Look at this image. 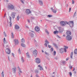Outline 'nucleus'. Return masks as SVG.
<instances>
[{"instance_id":"51","label":"nucleus","mask_w":77,"mask_h":77,"mask_svg":"<svg viewBox=\"0 0 77 77\" xmlns=\"http://www.w3.org/2000/svg\"><path fill=\"white\" fill-rule=\"evenodd\" d=\"M20 1L22 3H24V2L23 0H21Z\"/></svg>"},{"instance_id":"10","label":"nucleus","mask_w":77,"mask_h":77,"mask_svg":"<svg viewBox=\"0 0 77 77\" xmlns=\"http://www.w3.org/2000/svg\"><path fill=\"white\" fill-rule=\"evenodd\" d=\"M12 70L13 73H14V74H15V73H16V70H17V68L16 67L13 68L12 69Z\"/></svg>"},{"instance_id":"28","label":"nucleus","mask_w":77,"mask_h":77,"mask_svg":"<svg viewBox=\"0 0 77 77\" xmlns=\"http://www.w3.org/2000/svg\"><path fill=\"white\" fill-rule=\"evenodd\" d=\"M24 43H22L21 44V45L22 47H25L26 46H25V44H24Z\"/></svg>"},{"instance_id":"48","label":"nucleus","mask_w":77,"mask_h":77,"mask_svg":"<svg viewBox=\"0 0 77 77\" xmlns=\"http://www.w3.org/2000/svg\"><path fill=\"white\" fill-rule=\"evenodd\" d=\"M12 54L13 57H15V55H14V53H12Z\"/></svg>"},{"instance_id":"49","label":"nucleus","mask_w":77,"mask_h":77,"mask_svg":"<svg viewBox=\"0 0 77 77\" xmlns=\"http://www.w3.org/2000/svg\"><path fill=\"white\" fill-rule=\"evenodd\" d=\"M71 56H73V52H72L71 53Z\"/></svg>"},{"instance_id":"63","label":"nucleus","mask_w":77,"mask_h":77,"mask_svg":"<svg viewBox=\"0 0 77 77\" xmlns=\"http://www.w3.org/2000/svg\"><path fill=\"white\" fill-rule=\"evenodd\" d=\"M68 5H66V7H68Z\"/></svg>"},{"instance_id":"62","label":"nucleus","mask_w":77,"mask_h":77,"mask_svg":"<svg viewBox=\"0 0 77 77\" xmlns=\"http://www.w3.org/2000/svg\"><path fill=\"white\" fill-rule=\"evenodd\" d=\"M74 74H76V72L75 71L74 72Z\"/></svg>"},{"instance_id":"37","label":"nucleus","mask_w":77,"mask_h":77,"mask_svg":"<svg viewBox=\"0 0 77 77\" xmlns=\"http://www.w3.org/2000/svg\"><path fill=\"white\" fill-rule=\"evenodd\" d=\"M45 54L46 55H49V54L46 51L45 52Z\"/></svg>"},{"instance_id":"6","label":"nucleus","mask_w":77,"mask_h":77,"mask_svg":"<svg viewBox=\"0 0 77 77\" xmlns=\"http://www.w3.org/2000/svg\"><path fill=\"white\" fill-rule=\"evenodd\" d=\"M25 13L27 14V15H29L30 14H31V12L30 11V10L29 9H27L25 11Z\"/></svg>"},{"instance_id":"52","label":"nucleus","mask_w":77,"mask_h":77,"mask_svg":"<svg viewBox=\"0 0 77 77\" xmlns=\"http://www.w3.org/2000/svg\"><path fill=\"white\" fill-rule=\"evenodd\" d=\"M27 21H28V23H30V20L29 19L27 20Z\"/></svg>"},{"instance_id":"2","label":"nucleus","mask_w":77,"mask_h":77,"mask_svg":"<svg viewBox=\"0 0 77 77\" xmlns=\"http://www.w3.org/2000/svg\"><path fill=\"white\" fill-rule=\"evenodd\" d=\"M65 23H66L67 24H68L70 26V24L72 25V26H73L74 21H69V22H68L67 21H65Z\"/></svg>"},{"instance_id":"1","label":"nucleus","mask_w":77,"mask_h":77,"mask_svg":"<svg viewBox=\"0 0 77 77\" xmlns=\"http://www.w3.org/2000/svg\"><path fill=\"white\" fill-rule=\"evenodd\" d=\"M7 8L8 9H10V10H14V11H15L17 9V8L12 5H8Z\"/></svg>"},{"instance_id":"8","label":"nucleus","mask_w":77,"mask_h":77,"mask_svg":"<svg viewBox=\"0 0 77 77\" xmlns=\"http://www.w3.org/2000/svg\"><path fill=\"white\" fill-rule=\"evenodd\" d=\"M5 51L7 53V54H10L11 53V50L9 48H7L5 50Z\"/></svg>"},{"instance_id":"9","label":"nucleus","mask_w":77,"mask_h":77,"mask_svg":"<svg viewBox=\"0 0 77 77\" xmlns=\"http://www.w3.org/2000/svg\"><path fill=\"white\" fill-rule=\"evenodd\" d=\"M16 15V13H15L14 12H11V16L12 17V18L14 19V18H15Z\"/></svg>"},{"instance_id":"18","label":"nucleus","mask_w":77,"mask_h":77,"mask_svg":"<svg viewBox=\"0 0 77 77\" xmlns=\"http://www.w3.org/2000/svg\"><path fill=\"white\" fill-rule=\"evenodd\" d=\"M29 35L31 37V38H33L34 37V34L30 32L29 33Z\"/></svg>"},{"instance_id":"47","label":"nucleus","mask_w":77,"mask_h":77,"mask_svg":"<svg viewBox=\"0 0 77 77\" xmlns=\"http://www.w3.org/2000/svg\"><path fill=\"white\" fill-rule=\"evenodd\" d=\"M76 14V11H75V13L74 14L73 16L75 17V14Z\"/></svg>"},{"instance_id":"23","label":"nucleus","mask_w":77,"mask_h":77,"mask_svg":"<svg viewBox=\"0 0 77 77\" xmlns=\"http://www.w3.org/2000/svg\"><path fill=\"white\" fill-rule=\"evenodd\" d=\"M15 29H20V27L18 25H16L15 26Z\"/></svg>"},{"instance_id":"25","label":"nucleus","mask_w":77,"mask_h":77,"mask_svg":"<svg viewBox=\"0 0 77 77\" xmlns=\"http://www.w3.org/2000/svg\"><path fill=\"white\" fill-rule=\"evenodd\" d=\"M3 42H4V44H7V43H8V42H7V41H6V39L5 38H4Z\"/></svg>"},{"instance_id":"27","label":"nucleus","mask_w":77,"mask_h":77,"mask_svg":"<svg viewBox=\"0 0 77 77\" xmlns=\"http://www.w3.org/2000/svg\"><path fill=\"white\" fill-rule=\"evenodd\" d=\"M61 63L63 64H65L66 63V62L64 61H61Z\"/></svg>"},{"instance_id":"3","label":"nucleus","mask_w":77,"mask_h":77,"mask_svg":"<svg viewBox=\"0 0 77 77\" xmlns=\"http://www.w3.org/2000/svg\"><path fill=\"white\" fill-rule=\"evenodd\" d=\"M17 69H18V71H19V72H18V75L20 76V75H21V74H20V73H22V72H22V71H21V69L20 67L18 66L17 67Z\"/></svg>"},{"instance_id":"36","label":"nucleus","mask_w":77,"mask_h":77,"mask_svg":"<svg viewBox=\"0 0 77 77\" xmlns=\"http://www.w3.org/2000/svg\"><path fill=\"white\" fill-rule=\"evenodd\" d=\"M35 72L36 74H37V73H38V72H39L38 71V70H35Z\"/></svg>"},{"instance_id":"61","label":"nucleus","mask_w":77,"mask_h":77,"mask_svg":"<svg viewBox=\"0 0 77 77\" xmlns=\"http://www.w3.org/2000/svg\"><path fill=\"white\" fill-rule=\"evenodd\" d=\"M42 53H44V50H42Z\"/></svg>"},{"instance_id":"43","label":"nucleus","mask_w":77,"mask_h":77,"mask_svg":"<svg viewBox=\"0 0 77 77\" xmlns=\"http://www.w3.org/2000/svg\"><path fill=\"white\" fill-rule=\"evenodd\" d=\"M51 51H53V48H51Z\"/></svg>"},{"instance_id":"46","label":"nucleus","mask_w":77,"mask_h":77,"mask_svg":"<svg viewBox=\"0 0 77 77\" xmlns=\"http://www.w3.org/2000/svg\"><path fill=\"white\" fill-rule=\"evenodd\" d=\"M57 38H60V37L58 35H57Z\"/></svg>"},{"instance_id":"31","label":"nucleus","mask_w":77,"mask_h":77,"mask_svg":"<svg viewBox=\"0 0 77 77\" xmlns=\"http://www.w3.org/2000/svg\"><path fill=\"white\" fill-rule=\"evenodd\" d=\"M54 34H57V33H58V31H54Z\"/></svg>"},{"instance_id":"22","label":"nucleus","mask_w":77,"mask_h":77,"mask_svg":"<svg viewBox=\"0 0 77 77\" xmlns=\"http://www.w3.org/2000/svg\"><path fill=\"white\" fill-rule=\"evenodd\" d=\"M38 67H40L39 69L40 71H41L42 70H44V69H43V68H42V66H41V65H39L38 66Z\"/></svg>"},{"instance_id":"39","label":"nucleus","mask_w":77,"mask_h":77,"mask_svg":"<svg viewBox=\"0 0 77 77\" xmlns=\"http://www.w3.org/2000/svg\"><path fill=\"white\" fill-rule=\"evenodd\" d=\"M56 54V52L55 51H54V55L55 56Z\"/></svg>"},{"instance_id":"34","label":"nucleus","mask_w":77,"mask_h":77,"mask_svg":"<svg viewBox=\"0 0 77 77\" xmlns=\"http://www.w3.org/2000/svg\"><path fill=\"white\" fill-rule=\"evenodd\" d=\"M45 32L48 35H49V32H48V30H47L45 29Z\"/></svg>"},{"instance_id":"53","label":"nucleus","mask_w":77,"mask_h":77,"mask_svg":"<svg viewBox=\"0 0 77 77\" xmlns=\"http://www.w3.org/2000/svg\"><path fill=\"white\" fill-rule=\"evenodd\" d=\"M47 59H48V60H50V59L48 57L47 58Z\"/></svg>"},{"instance_id":"54","label":"nucleus","mask_w":77,"mask_h":77,"mask_svg":"<svg viewBox=\"0 0 77 77\" xmlns=\"http://www.w3.org/2000/svg\"><path fill=\"white\" fill-rule=\"evenodd\" d=\"M70 57H71V59H73V58H72V55H71L70 56Z\"/></svg>"},{"instance_id":"4","label":"nucleus","mask_w":77,"mask_h":77,"mask_svg":"<svg viewBox=\"0 0 77 77\" xmlns=\"http://www.w3.org/2000/svg\"><path fill=\"white\" fill-rule=\"evenodd\" d=\"M66 48H62L60 49V53H63V52H66Z\"/></svg>"},{"instance_id":"20","label":"nucleus","mask_w":77,"mask_h":77,"mask_svg":"<svg viewBox=\"0 0 77 77\" xmlns=\"http://www.w3.org/2000/svg\"><path fill=\"white\" fill-rule=\"evenodd\" d=\"M14 42L15 44H16V45H17V44H18L19 43L18 40L17 39H14Z\"/></svg>"},{"instance_id":"33","label":"nucleus","mask_w":77,"mask_h":77,"mask_svg":"<svg viewBox=\"0 0 77 77\" xmlns=\"http://www.w3.org/2000/svg\"><path fill=\"white\" fill-rule=\"evenodd\" d=\"M74 53L75 54H77V49H75L74 51Z\"/></svg>"},{"instance_id":"29","label":"nucleus","mask_w":77,"mask_h":77,"mask_svg":"<svg viewBox=\"0 0 77 77\" xmlns=\"http://www.w3.org/2000/svg\"><path fill=\"white\" fill-rule=\"evenodd\" d=\"M21 60L22 62V63H24V60L23 58V57H22L21 58Z\"/></svg>"},{"instance_id":"38","label":"nucleus","mask_w":77,"mask_h":77,"mask_svg":"<svg viewBox=\"0 0 77 77\" xmlns=\"http://www.w3.org/2000/svg\"><path fill=\"white\" fill-rule=\"evenodd\" d=\"M2 77H4V72H3V71H2Z\"/></svg>"},{"instance_id":"11","label":"nucleus","mask_w":77,"mask_h":77,"mask_svg":"<svg viewBox=\"0 0 77 77\" xmlns=\"http://www.w3.org/2000/svg\"><path fill=\"white\" fill-rule=\"evenodd\" d=\"M9 18L10 20V21L9 23V25H10V27L12 26V23H11V20H12V17L10 16L9 17Z\"/></svg>"},{"instance_id":"60","label":"nucleus","mask_w":77,"mask_h":77,"mask_svg":"<svg viewBox=\"0 0 77 77\" xmlns=\"http://www.w3.org/2000/svg\"><path fill=\"white\" fill-rule=\"evenodd\" d=\"M69 59L68 58H66V60L67 61Z\"/></svg>"},{"instance_id":"16","label":"nucleus","mask_w":77,"mask_h":77,"mask_svg":"<svg viewBox=\"0 0 77 77\" xmlns=\"http://www.w3.org/2000/svg\"><path fill=\"white\" fill-rule=\"evenodd\" d=\"M38 54V52H37V50H35L33 51V54L34 56H36Z\"/></svg>"},{"instance_id":"24","label":"nucleus","mask_w":77,"mask_h":77,"mask_svg":"<svg viewBox=\"0 0 77 77\" xmlns=\"http://www.w3.org/2000/svg\"><path fill=\"white\" fill-rule=\"evenodd\" d=\"M21 42L22 43H24L25 42V40L24 39V38H23L21 39Z\"/></svg>"},{"instance_id":"41","label":"nucleus","mask_w":77,"mask_h":77,"mask_svg":"<svg viewBox=\"0 0 77 77\" xmlns=\"http://www.w3.org/2000/svg\"><path fill=\"white\" fill-rule=\"evenodd\" d=\"M48 47L50 48L51 47V46L50 45H48Z\"/></svg>"},{"instance_id":"55","label":"nucleus","mask_w":77,"mask_h":77,"mask_svg":"<svg viewBox=\"0 0 77 77\" xmlns=\"http://www.w3.org/2000/svg\"><path fill=\"white\" fill-rule=\"evenodd\" d=\"M55 60H57L58 58H55Z\"/></svg>"},{"instance_id":"19","label":"nucleus","mask_w":77,"mask_h":77,"mask_svg":"<svg viewBox=\"0 0 77 77\" xmlns=\"http://www.w3.org/2000/svg\"><path fill=\"white\" fill-rule=\"evenodd\" d=\"M67 36H70L71 35V32L70 31H68L66 32Z\"/></svg>"},{"instance_id":"42","label":"nucleus","mask_w":77,"mask_h":77,"mask_svg":"<svg viewBox=\"0 0 77 77\" xmlns=\"http://www.w3.org/2000/svg\"><path fill=\"white\" fill-rule=\"evenodd\" d=\"M64 48H66V49H68V46H64Z\"/></svg>"},{"instance_id":"21","label":"nucleus","mask_w":77,"mask_h":77,"mask_svg":"<svg viewBox=\"0 0 77 77\" xmlns=\"http://www.w3.org/2000/svg\"><path fill=\"white\" fill-rule=\"evenodd\" d=\"M38 2L40 5H43V2H42V1L41 0H39L38 1Z\"/></svg>"},{"instance_id":"64","label":"nucleus","mask_w":77,"mask_h":77,"mask_svg":"<svg viewBox=\"0 0 77 77\" xmlns=\"http://www.w3.org/2000/svg\"><path fill=\"white\" fill-rule=\"evenodd\" d=\"M5 36H6V33H5Z\"/></svg>"},{"instance_id":"7","label":"nucleus","mask_w":77,"mask_h":77,"mask_svg":"<svg viewBox=\"0 0 77 77\" xmlns=\"http://www.w3.org/2000/svg\"><path fill=\"white\" fill-rule=\"evenodd\" d=\"M60 24L61 26H65L66 25V23H65V22L62 21L60 22Z\"/></svg>"},{"instance_id":"59","label":"nucleus","mask_w":77,"mask_h":77,"mask_svg":"<svg viewBox=\"0 0 77 77\" xmlns=\"http://www.w3.org/2000/svg\"><path fill=\"white\" fill-rule=\"evenodd\" d=\"M25 26H26V27L28 28V26L27 25H26Z\"/></svg>"},{"instance_id":"14","label":"nucleus","mask_w":77,"mask_h":77,"mask_svg":"<svg viewBox=\"0 0 77 77\" xmlns=\"http://www.w3.org/2000/svg\"><path fill=\"white\" fill-rule=\"evenodd\" d=\"M51 10L52 12L54 13V14H56V12H57V10L56 9H53V8H51Z\"/></svg>"},{"instance_id":"13","label":"nucleus","mask_w":77,"mask_h":77,"mask_svg":"<svg viewBox=\"0 0 77 77\" xmlns=\"http://www.w3.org/2000/svg\"><path fill=\"white\" fill-rule=\"evenodd\" d=\"M35 62L37 63H41V60L39 58H37L35 59Z\"/></svg>"},{"instance_id":"5","label":"nucleus","mask_w":77,"mask_h":77,"mask_svg":"<svg viewBox=\"0 0 77 77\" xmlns=\"http://www.w3.org/2000/svg\"><path fill=\"white\" fill-rule=\"evenodd\" d=\"M66 40L68 41H70L72 39V37L70 35H67L66 37Z\"/></svg>"},{"instance_id":"12","label":"nucleus","mask_w":77,"mask_h":77,"mask_svg":"<svg viewBox=\"0 0 77 77\" xmlns=\"http://www.w3.org/2000/svg\"><path fill=\"white\" fill-rule=\"evenodd\" d=\"M45 43L44 44L45 46L46 47H47V44H49V42L47 40H46L45 41Z\"/></svg>"},{"instance_id":"40","label":"nucleus","mask_w":77,"mask_h":77,"mask_svg":"<svg viewBox=\"0 0 77 77\" xmlns=\"http://www.w3.org/2000/svg\"><path fill=\"white\" fill-rule=\"evenodd\" d=\"M47 17H52V16H51V15H48Z\"/></svg>"},{"instance_id":"57","label":"nucleus","mask_w":77,"mask_h":77,"mask_svg":"<svg viewBox=\"0 0 77 77\" xmlns=\"http://www.w3.org/2000/svg\"><path fill=\"white\" fill-rule=\"evenodd\" d=\"M35 75L36 77H39V76H38V75L37 74H36Z\"/></svg>"},{"instance_id":"32","label":"nucleus","mask_w":77,"mask_h":77,"mask_svg":"<svg viewBox=\"0 0 77 77\" xmlns=\"http://www.w3.org/2000/svg\"><path fill=\"white\" fill-rule=\"evenodd\" d=\"M11 37L12 38H14V33H11Z\"/></svg>"},{"instance_id":"17","label":"nucleus","mask_w":77,"mask_h":77,"mask_svg":"<svg viewBox=\"0 0 77 77\" xmlns=\"http://www.w3.org/2000/svg\"><path fill=\"white\" fill-rule=\"evenodd\" d=\"M26 57L28 59H30V54H29V52L26 53Z\"/></svg>"},{"instance_id":"15","label":"nucleus","mask_w":77,"mask_h":77,"mask_svg":"<svg viewBox=\"0 0 77 77\" xmlns=\"http://www.w3.org/2000/svg\"><path fill=\"white\" fill-rule=\"evenodd\" d=\"M35 30L36 32H39L40 30V29H39V27L38 26H36L35 28Z\"/></svg>"},{"instance_id":"35","label":"nucleus","mask_w":77,"mask_h":77,"mask_svg":"<svg viewBox=\"0 0 77 77\" xmlns=\"http://www.w3.org/2000/svg\"><path fill=\"white\" fill-rule=\"evenodd\" d=\"M18 53H19V54H21V51L20 50V48H19V50H18Z\"/></svg>"},{"instance_id":"56","label":"nucleus","mask_w":77,"mask_h":77,"mask_svg":"<svg viewBox=\"0 0 77 77\" xmlns=\"http://www.w3.org/2000/svg\"><path fill=\"white\" fill-rule=\"evenodd\" d=\"M72 66H70V69H72Z\"/></svg>"},{"instance_id":"30","label":"nucleus","mask_w":77,"mask_h":77,"mask_svg":"<svg viewBox=\"0 0 77 77\" xmlns=\"http://www.w3.org/2000/svg\"><path fill=\"white\" fill-rule=\"evenodd\" d=\"M19 19H20V17L19 16V15H18L16 18L17 21H19Z\"/></svg>"},{"instance_id":"44","label":"nucleus","mask_w":77,"mask_h":77,"mask_svg":"<svg viewBox=\"0 0 77 77\" xmlns=\"http://www.w3.org/2000/svg\"><path fill=\"white\" fill-rule=\"evenodd\" d=\"M75 3V1L74 0H72V4H73Z\"/></svg>"},{"instance_id":"50","label":"nucleus","mask_w":77,"mask_h":77,"mask_svg":"<svg viewBox=\"0 0 77 77\" xmlns=\"http://www.w3.org/2000/svg\"><path fill=\"white\" fill-rule=\"evenodd\" d=\"M71 10V8H69V12H70Z\"/></svg>"},{"instance_id":"58","label":"nucleus","mask_w":77,"mask_h":77,"mask_svg":"<svg viewBox=\"0 0 77 77\" xmlns=\"http://www.w3.org/2000/svg\"><path fill=\"white\" fill-rule=\"evenodd\" d=\"M8 59L9 60H10V58H9V57H8Z\"/></svg>"},{"instance_id":"45","label":"nucleus","mask_w":77,"mask_h":77,"mask_svg":"<svg viewBox=\"0 0 77 77\" xmlns=\"http://www.w3.org/2000/svg\"><path fill=\"white\" fill-rule=\"evenodd\" d=\"M69 75L70 76H71L72 75V73L71 72H70L69 73Z\"/></svg>"},{"instance_id":"26","label":"nucleus","mask_w":77,"mask_h":77,"mask_svg":"<svg viewBox=\"0 0 77 77\" xmlns=\"http://www.w3.org/2000/svg\"><path fill=\"white\" fill-rule=\"evenodd\" d=\"M53 45H54L55 47L56 48H58V46L57 45H56V44L54 43H53Z\"/></svg>"}]
</instances>
